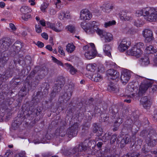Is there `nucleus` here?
Wrapping results in <instances>:
<instances>
[{
    "mask_svg": "<svg viewBox=\"0 0 157 157\" xmlns=\"http://www.w3.org/2000/svg\"><path fill=\"white\" fill-rule=\"evenodd\" d=\"M74 84L72 83H70L65 86L64 93L59 98V100L60 101L61 103H63L64 105H67V102L71 98L74 89Z\"/></svg>",
    "mask_w": 157,
    "mask_h": 157,
    "instance_id": "1",
    "label": "nucleus"
},
{
    "mask_svg": "<svg viewBox=\"0 0 157 157\" xmlns=\"http://www.w3.org/2000/svg\"><path fill=\"white\" fill-rule=\"evenodd\" d=\"M79 124L77 122L74 123L67 131L68 136L69 137L76 136L78 133Z\"/></svg>",
    "mask_w": 157,
    "mask_h": 157,
    "instance_id": "2",
    "label": "nucleus"
},
{
    "mask_svg": "<svg viewBox=\"0 0 157 157\" xmlns=\"http://www.w3.org/2000/svg\"><path fill=\"white\" fill-rule=\"evenodd\" d=\"M142 34L145 38L144 41L146 43H151L155 40L153 32L150 30L146 29L142 32Z\"/></svg>",
    "mask_w": 157,
    "mask_h": 157,
    "instance_id": "3",
    "label": "nucleus"
},
{
    "mask_svg": "<svg viewBox=\"0 0 157 157\" xmlns=\"http://www.w3.org/2000/svg\"><path fill=\"white\" fill-rule=\"evenodd\" d=\"M97 52L94 44L91 43L89 50L85 52V56L87 59H90L95 57L97 54Z\"/></svg>",
    "mask_w": 157,
    "mask_h": 157,
    "instance_id": "4",
    "label": "nucleus"
},
{
    "mask_svg": "<svg viewBox=\"0 0 157 157\" xmlns=\"http://www.w3.org/2000/svg\"><path fill=\"white\" fill-rule=\"evenodd\" d=\"M145 19L150 22L157 21V10H147Z\"/></svg>",
    "mask_w": 157,
    "mask_h": 157,
    "instance_id": "5",
    "label": "nucleus"
},
{
    "mask_svg": "<svg viewBox=\"0 0 157 157\" xmlns=\"http://www.w3.org/2000/svg\"><path fill=\"white\" fill-rule=\"evenodd\" d=\"M152 81L147 80L146 82L142 83L140 86L138 94L141 96L144 93L149 87H151Z\"/></svg>",
    "mask_w": 157,
    "mask_h": 157,
    "instance_id": "6",
    "label": "nucleus"
},
{
    "mask_svg": "<svg viewBox=\"0 0 157 157\" xmlns=\"http://www.w3.org/2000/svg\"><path fill=\"white\" fill-rule=\"evenodd\" d=\"M65 83L64 78L63 77L59 78L54 84L53 87L54 91L60 92Z\"/></svg>",
    "mask_w": 157,
    "mask_h": 157,
    "instance_id": "7",
    "label": "nucleus"
},
{
    "mask_svg": "<svg viewBox=\"0 0 157 157\" xmlns=\"http://www.w3.org/2000/svg\"><path fill=\"white\" fill-rule=\"evenodd\" d=\"M11 44V40L9 38H3L0 40L1 47L3 50L8 49Z\"/></svg>",
    "mask_w": 157,
    "mask_h": 157,
    "instance_id": "8",
    "label": "nucleus"
},
{
    "mask_svg": "<svg viewBox=\"0 0 157 157\" xmlns=\"http://www.w3.org/2000/svg\"><path fill=\"white\" fill-rule=\"evenodd\" d=\"M128 54L132 56H135L139 58L143 54V51L141 50L137 49L134 47L128 51Z\"/></svg>",
    "mask_w": 157,
    "mask_h": 157,
    "instance_id": "9",
    "label": "nucleus"
},
{
    "mask_svg": "<svg viewBox=\"0 0 157 157\" xmlns=\"http://www.w3.org/2000/svg\"><path fill=\"white\" fill-rule=\"evenodd\" d=\"M83 146V145L80 144L78 147L76 146L72 149L70 150L69 151H68V155H74L77 154L78 153H79V152H81L82 151H85L86 150V147L84 146L85 147H83V148H82V147Z\"/></svg>",
    "mask_w": 157,
    "mask_h": 157,
    "instance_id": "10",
    "label": "nucleus"
},
{
    "mask_svg": "<svg viewBox=\"0 0 157 157\" xmlns=\"http://www.w3.org/2000/svg\"><path fill=\"white\" fill-rule=\"evenodd\" d=\"M137 90V88L135 87L134 85L129 84L126 88L125 92L128 97L131 98L132 96H133L135 94L134 93H133V92L134 91L136 92Z\"/></svg>",
    "mask_w": 157,
    "mask_h": 157,
    "instance_id": "11",
    "label": "nucleus"
},
{
    "mask_svg": "<svg viewBox=\"0 0 157 157\" xmlns=\"http://www.w3.org/2000/svg\"><path fill=\"white\" fill-rule=\"evenodd\" d=\"M126 39H123L121 41L118 47L119 50L121 52H123L127 49L129 45V42Z\"/></svg>",
    "mask_w": 157,
    "mask_h": 157,
    "instance_id": "12",
    "label": "nucleus"
},
{
    "mask_svg": "<svg viewBox=\"0 0 157 157\" xmlns=\"http://www.w3.org/2000/svg\"><path fill=\"white\" fill-rule=\"evenodd\" d=\"M131 76L130 72L129 71H123L121 76V80L123 83H126L129 80Z\"/></svg>",
    "mask_w": 157,
    "mask_h": 157,
    "instance_id": "13",
    "label": "nucleus"
},
{
    "mask_svg": "<svg viewBox=\"0 0 157 157\" xmlns=\"http://www.w3.org/2000/svg\"><path fill=\"white\" fill-rule=\"evenodd\" d=\"M133 121L131 119H129L128 118L125 122L124 127L129 132L132 131V132H136L137 131H134L132 128L133 127Z\"/></svg>",
    "mask_w": 157,
    "mask_h": 157,
    "instance_id": "14",
    "label": "nucleus"
},
{
    "mask_svg": "<svg viewBox=\"0 0 157 157\" xmlns=\"http://www.w3.org/2000/svg\"><path fill=\"white\" fill-rule=\"evenodd\" d=\"M92 17V15L89 10H81L80 12V18L85 20H89Z\"/></svg>",
    "mask_w": 157,
    "mask_h": 157,
    "instance_id": "15",
    "label": "nucleus"
},
{
    "mask_svg": "<svg viewBox=\"0 0 157 157\" xmlns=\"http://www.w3.org/2000/svg\"><path fill=\"white\" fill-rule=\"evenodd\" d=\"M100 36L101 38H104L106 42H109L113 40V36L111 33H107L104 30Z\"/></svg>",
    "mask_w": 157,
    "mask_h": 157,
    "instance_id": "16",
    "label": "nucleus"
},
{
    "mask_svg": "<svg viewBox=\"0 0 157 157\" xmlns=\"http://www.w3.org/2000/svg\"><path fill=\"white\" fill-rule=\"evenodd\" d=\"M140 102L144 108L146 109L149 108L151 105V102L148 100L146 96L142 98L140 101Z\"/></svg>",
    "mask_w": 157,
    "mask_h": 157,
    "instance_id": "17",
    "label": "nucleus"
},
{
    "mask_svg": "<svg viewBox=\"0 0 157 157\" xmlns=\"http://www.w3.org/2000/svg\"><path fill=\"white\" fill-rule=\"evenodd\" d=\"M107 74L108 76L112 77L113 79H115L118 78L119 75V73L117 71L112 69H110L107 70Z\"/></svg>",
    "mask_w": 157,
    "mask_h": 157,
    "instance_id": "18",
    "label": "nucleus"
},
{
    "mask_svg": "<svg viewBox=\"0 0 157 157\" xmlns=\"http://www.w3.org/2000/svg\"><path fill=\"white\" fill-rule=\"evenodd\" d=\"M59 19H63L64 18H69L70 17V12L69 10H63L59 15Z\"/></svg>",
    "mask_w": 157,
    "mask_h": 157,
    "instance_id": "19",
    "label": "nucleus"
},
{
    "mask_svg": "<svg viewBox=\"0 0 157 157\" xmlns=\"http://www.w3.org/2000/svg\"><path fill=\"white\" fill-rule=\"evenodd\" d=\"M111 49V47L110 45L108 44H105L104 46L103 51L105 54L110 56H111L110 50Z\"/></svg>",
    "mask_w": 157,
    "mask_h": 157,
    "instance_id": "20",
    "label": "nucleus"
},
{
    "mask_svg": "<svg viewBox=\"0 0 157 157\" xmlns=\"http://www.w3.org/2000/svg\"><path fill=\"white\" fill-rule=\"evenodd\" d=\"M14 51L16 52H18L22 48V44L20 41H17L13 45Z\"/></svg>",
    "mask_w": 157,
    "mask_h": 157,
    "instance_id": "21",
    "label": "nucleus"
},
{
    "mask_svg": "<svg viewBox=\"0 0 157 157\" xmlns=\"http://www.w3.org/2000/svg\"><path fill=\"white\" fill-rule=\"evenodd\" d=\"M146 137L150 138L151 139V140L157 141V132L151 130L150 131Z\"/></svg>",
    "mask_w": 157,
    "mask_h": 157,
    "instance_id": "22",
    "label": "nucleus"
},
{
    "mask_svg": "<svg viewBox=\"0 0 157 157\" xmlns=\"http://www.w3.org/2000/svg\"><path fill=\"white\" fill-rule=\"evenodd\" d=\"M93 26V27L91 26V28L90 27L89 30L90 31L96 32L100 36L103 30H102L99 29L98 27L96 25H94Z\"/></svg>",
    "mask_w": 157,
    "mask_h": 157,
    "instance_id": "23",
    "label": "nucleus"
},
{
    "mask_svg": "<svg viewBox=\"0 0 157 157\" xmlns=\"http://www.w3.org/2000/svg\"><path fill=\"white\" fill-rule=\"evenodd\" d=\"M48 90L44 89L42 92L38 91L36 93V96L38 98L39 97V98L41 99L44 97H45L48 94Z\"/></svg>",
    "mask_w": 157,
    "mask_h": 157,
    "instance_id": "24",
    "label": "nucleus"
},
{
    "mask_svg": "<svg viewBox=\"0 0 157 157\" xmlns=\"http://www.w3.org/2000/svg\"><path fill=\"white\" fill-rule=\"evenodd\" d=\"M95 142L94 140H91L90 141H89L88 142V143L87 144H86L85 143H80L81 144H82L83 145V147H82V148H83V147H84L85 146L86 147V150L88 148H90V149L91 147H92V148H93L94 147H95L96 146L95 144H94V145H93V146H92V144H94V143Z\"/></svg>",
    "mask_w": 157,
    "mask_h": 157,
    "instance_id": "25",
    "label": "nucleus"
},
{
    "mask_svg": "<svg viewBox=\"0 0 157 157\" xmlns=\"http://www.w3.org/2000/svg\"><path fill=\"white\" fill-rule=\"evenodd\" d=\"M146 141L148 146L153 147L156 145V141L151 140V139L150 138L146 137Z\"/></svg>",
    "mask_w": 157,
    "mask_h": 157,
    "instance_id": "26",
    "label": "nucleus"
},
{
    "mask_svg": "<svg viewBox=\"0 0 157 157\" xmlns=\"http://www.w3.org/2000/svg\"><path fill=\"white\" fill-rule=\"evenodd\" d=\"M16 62L14 60L11 61L10 64L8 69L11 71V72H14V71L16 67Z\"/></svg>",
    "mask_w": 157,
    "mask_h": 157,
    "instance_id": "27",
    "label": "nucleus"
},
{
    "mask_svg": "<svg viewBox=\"0 0 157 157\" xmlns=\"http://www.w3.org/2000/svg\"><path fill=\"white\" fill-rule=\"evenodd\" d=\"M107 89L109 91H114L117 92L119 91V87H117L113 84L111 83L108 85Z\"/></svg>",
    "mask_w": 157,
    "mask_h": 157,
    "instance_id": "28",
    "label": "nucleus"
},
{
    "mask_svg": "<svg viewBox=\"0 0 157 157\" xmlns=\"http://www.w3.org/2000/svg\"><path fill=\"white\" fill-rule=\"evenodd\" d=\"M120 17L121 19H124V20L128 21L131 19V17L127 15V14L125 10H122L120 13Z\"/></svg>",
    "mask_w": 157,
    "mask_h": 157,
    "instance_id": "29",
    "label": "nucleus"
},
{
    "mask_svg": "<svg viewBox=\"0 0 157 157\" xmlns=\"http://www.w3.org/2000/svg\"><path fill=\"white\" fill-rule=\"evenodd\" d=\"M30 87V84L28 82L25 83L24 86L21 88L19 93H21L22 92H25L26 93L28 91H29Z\"/></svg>",
    "mask_w": 157,
    "mask_h": 157,
    "instance_id": "30",
    "label": "nucleus"
},
{
    "mask_svg": "<svg viewBox=\"0 0 157 157\" xmlns=\"http://www.w3.org/2000/svg\"><path fill=\"white\" fill-rule=\"evenodd\" d=\"M92 79L94 81L98 82L101 81L102 78L101 75L99 74L95 73L92 75Z\"/></svg>",
    "mask_w": 157,
    "mask_h": 157,
    "instance_id": "31",
    "label": "nucleus"
},
{
    "mask_svg": "<svg viewBox=\"0 0 157 157\" xmlns=\"http://www.w3.org/2000/svg\"><path fill=\"white\" fill-rule=\"evenodd\" d=\"M131 141L130 136L127 135L124 136L121 140V143L122 144H128Z\"/></svg>",
    "mask_w": 157,
    "mask_h": 157,
    "instance_id": "32",
    "label": "nucleus"
},
{
    "mask_svg": "<svg viewBox=\"0 0 157 157\" xmlns=\"http://www.w3.org/2000/svg\"><path fill=\"white\" fill-rule=\"evenodd\" d=\"M46 24L48 27L50 28L54 31L56 32L60 31V30L58 29L57 27H56L55 24L52 23L49 21H47L46 22Z\"/></svg>",
    "mask_w": 157,
    "mask_h": 157,
    "instance_id": "33",
    "label": "nucleus"
},
{
    "mask_svg": "<svg viewBox=\"0 0 157 157\" xmlns=\"http://www.w3.org/2000/svg\"><path fill=\"white\" fill-rule=\"evenodd\" d=\"M8 110L3 108H0V118H2L5 116L6 117L7 116Z\"/></svg>",
    "mask_w": 157,
    "mask_h": 157,
    "instance_id": "34",
    "label": "nucleus"
},
{
    "mask_svg": "<svg viewBox=\"0 0 157 157\" xmlns=\"http://www.w3.org/2000/svg\"><path fill=\"white\" fill-rule=\"evenodd\" d=\"M75 46L73 44H68L66 47V50L69 53H71L74 50Z\"/></svg>",
    "mask_w": 157,
    "mask_h": 157,
    "instance_id": "35",
    "label": "nucleus"
},
{
    "mask_svg": "<svg viewBox=\"0 0 157 157\" xmlns=\"http://www.w3.org/2000/svg\"><path fill=\"white\" fill-rule=\"evenodd\" d=\"M141 64L143 66H147L150 63L149 58L145 57L144 58L141 59L140 60Z\"/></svg>",
    "mask_w": 157,
    "mask_h": 157,
    "instance_id": "36",
    "label": "nucleus"
},
{
    "mask_svg": "<svg viewBox=\"0 0 157 157\" xmlns=\"http://www.w3.org/2000/svg\"><path fill=\"white\" fill-rule=\"evenodd\" d=\"M8 59L9 58L7 57L3 56L2 54L0 58V63L2 64V66H4L5 64L6 63Z\"/></svg>",
    "mask_w": 157,
    "mask_h": 157,
    "instance_id": "37",
    "label": "nucleus"
},
{
    "mask_svg": "<svg viewBox=\"0 0 157 157\" xmlns=\"http://www.w3.org/2000/svg\"><path fill=\"white\" fill-rule=\"evenodd\" d=\"M155 50L152 46L150 45L146 48V52L148 54H154Z\"/></svg>",
    "mask_w": 157,
    "mask_h": 157,
    "instance_id": "38",
    "label": "nucleus"
},
{
    "mask_svg": "<svg viewBox=\"0 0 157 157\" xmlns=\"http://www.w3.org/2000/svg\"><path fill=\"white\" fill-rule=\"evenodd\" d=\"M140 154L136 152H133L132 153H128L122 157H138Z\"/></svg>",
    "mask_w": 157,
    "mask_h": 157,
    "instance_id": "39",
    "label": "nucleus"
},
{
    "mask_svg": "<svg viewBox=\"0 0 157 157\" xmlns=\"http://www.w3.org/2000/svg\"><path fill=\"white\" fill-rule=\"evenodd\" d=\"M147 11V10H136V16L137 17L143 16L145 18V17H146Z\"/></svg>",
    "mask_w": 157,
    "mask_h": 157,
    "instance_id": "40",
    "label": "nucleus"
},
{
    "mask_svg": "<svg viewBox=\"0 0 157 157\" xmlns=\"http://www.w3.org/2000/svg\"><path fill=\"white\" fill-rule=\"evenodd\" d=\"M56 136H61L62 137L66 135H68L67 132H66L62 129H60L58 132V131L57 130L56 132Z\"/></svg>",
    "mask_w": 157,
    "mask_h": 157,
    "instance_id": "41",
    "label": "nucleus"
},
{
    "mask_svg": "<svg viewBox=\"0 0 157 157\" xmlns=\"http://www.w3.org/2000/svg\"><path fill=\"white\" fill-rule=\"evenodd\" d=\"M86 69L91 72H94L95 69V67L92 64H89L86 67Z\"/></svg>",
    "mask_w": 157,
    "mask_h": 157,
    "instance_id": "42",
    "label": "nucleus"
},
{
    "mask_svg": "<svg viewBox=\"0 0 157 157\" xmlns=\"http://www.w3.org/2000/svg\"><path fill=\"white\" fill-rule=\"evenodd\" d=\"M88 24V23H86V22L84 21L81 23L80 25L81 27L83 29L88 30H89V27Z\"/></svg>",
    "mask_w": 157,
    "mask_h": 157,
    "instance_id": "43",
    "label": "nucleus"
},
{
    "mask_svg": "<svg viewBox=\"0 0 157 157\" xmlns=\"http://www.w3.org/2000/svg\"><path fill=\"white\" fill-rule=\"evenodd\" d=\"M132 116L131 117V118H128L129 119H131L133 121V122H135L137 121L138 118V115L135 112H133L132 113Z\"/></svg>",
    "mask_w": 157,
    "mask_h": 157,
    "instance_id": "44",
    "label": "nucleus"
},
{
    "mask_svg": "<svg viewBox=\"0 0 157 157\" xmlns=\"http://www.w3.org/2000/svg\"><path fill=\"white\" fill-rule=\"evenodd\" d=\"M52 59L54 63H56L58 65L62 66L63 67V64L60 61L58 60L53 56H52Z\"/></svg>",
    "mask_w": 157,
    "mask_h": 157,
    "instance_id": "45",
    "label": "nucleus"
},
{
    "mask_svg": "<svg viewBox=\"0 0 157 157\" xmlns=\"http://www.w3.org/2000/svg\"><path fill=\"white\" fill-rule=\"evenodd\" d=\"M144 46V44L142 42H139L135 44L133 47L137 49L141 50V48H143Z\"/></svg>",
    "mask_w": 157,
    "mask_h": 157,
    "instance_id": "46",
    "label": "nucleus"
},
{
    "mask_svg": "<svg viewBox=\"0 0 157 157\" xmlns=\"http://www.w3.org/2000/svg\"><path fill=\"white\" fill-rule=\"evenodd\" d=\"M31 15L28 13H23V15L22 16L21 18L24 21H27L29 18L31 17Z\"/></svg>",
    "mask_w": 157,
    "mask_h": 157,
    "instance_id": "47",
    "label": "nucleus"
},
{
    "mask_svg": "<svg viewBox=\"0 0 157 157\" xmlns=\"http://www.w3.org/2000/svg\"><path fill=\"white\" fill-rule=\"evenodd\" d=\"M38 67H35L34 69L29 74L30 76L31 77H33L35 75V74L37 72H38Z\"/></svg>",
    "mask_w": 157,
    "mask_h": 157,
    "instance_id": "48",
    "label": "nucleus"
},
{
    "mask_svg": "<svg viewBox=\"0 0 157 157\" xmlns=\"http://www.w3.org/2000/svg\"><path fill=\"white\" fill-rule=\"evenodd\" d=\"M116 24V21H109L108 22H105V28H107L108 26H111L115 25Z\"/></svg>",
    "mask_w": 157,
    "mask_h": 157,
    "instance_id": "49",
    "label": "nucleus"
},
{
    "mask_svg": "<svg viewBox=\"0 0 157 157\" xmlns=\"http://www.w3.org/2000/svg\"><path fill=\"white\" fill-rule=\"evenodd\" d=\"M93 131L94 133H96L98 131L99 129V127L97 123H95L93 125Z\"/></svg>",
    "mask_w": 157,
    "mask_h": 157,
    "instance_id": "50",
    "label": "nucleus"
},
{
    "mask_svg": "<svg viewBox=\"0 0 157 157\" xmlns=\"http://www.w3.org/2000/svg\"><path fill=\"white\" fill-rule=\"evenodd\" d=\"M102 9H104L106 10H109L110 9H113L114 8L113 6L110 5V4H107L106 6H102Z\"/></svg>",
    "mask_w": 157,
    "mask_h": 157,
    "instance_id": "51",
    "label": "nucleus"
},
{
    "mask_svg": "<svg viewBox=\"0 0 157 157\" xmlns=\"http://www.w3.org/2000/svg\"><path fill=\"white\" fill-rule=\"evenodd\" d=\"M50 85L49 83L47 82H44L41 85V88L44 89L48 90L49 88Z\"/></svg>",
    "mask_w": 157,
    "mask_h": 157,
    "instance_id": "52",
    "label": "nucleus"
},
{
    "mask_svg": "<svg viewBox=\"0 0 157 157\" xmlns=\"http://www.w3.org/2000/svg\"><path fill=\"white\" fill-rule=\"evenodd\" d=\"M33 113V112L29 110H25L24 111L23 113L24 116L25 118H27L30 115Z\"/></svg>",
    "mask_w": 157,
    "mask_h": 157,
    "instance_id": "53",
    "label": "nucleus"
},
{
    "mask_svg": "<svg viewBox=\"0 0 157 157\" xmlns=\"http://www.w3.org/2000/svg\"><path fill=\"white\" fill-rule=\"evenodd\" d=\"M13 73V72H11V71L8 69L6 71L5 76L8 78L11 77Z\"/></svg>",
    "mask_w": 157,
    "mask_h": 157,
    "instance_id": "54",
    "label": "nucleus"
},
{
    "mask_svg": "<svg viewBox=\"0 0 157 157\" xmlns=\"http://www.w3.org/2000/svg\"><path fill=\"white\" fill-rule=\"evenodd\" d=\"M48 4L46 2H44L41 5L40 7L41 10H45L46 9H48Z\"/></svg>",
    "mask_w": 157,
    "mask_h": 157,
    "instance_id": "55",
    "label": "nucleus"
},
{
    "mask_svg": "<svg viewBox=\"0 0 157 157\" xmlns=\"http://www.w3.org/2000/svg\"><path fill=\"white\" fill-rule=\"evenodd\" d=\"M110 138V136L108 134L105 133L102 137V140L104 142H106Z\"/></svg>",
    "mask_w": 157,
    "mask_h": 157,
    "instance_id": "56",
    "label": "nucleus"
},
{
    "mask_svg": "<svg viewBox=\"0 0 157 157\" xmlns=\"http://www.w3.org/2000/svg\"><path fill=\"white\" fill-rule=\"evenodd\" d=\"M19 125H18L17 124V121H14L12 123V127L14 129H16L18 128Z\"/></svg>",
    "mask_w": 157,
    "mask_h": 157,
    "instance_id": "57",
    "label": "nucleus"
},
{
    "mask_svg": "<svg viewBox=\"0 0 157 157\" xmlns=\"http://www.w3.org/2000/svg\"><path fill=\"white\" fill-rule=\"evenodd\" d=\"M134 23V25L137 27H140L141 25V22L138 19L135 20Z\"/></svg>",
    "mask_w": 157,
    "mask_h": 157,
    "instance_id": "58",
    "label": "nucleus"
},
{
    "mask_svg": "<svg viewBox=\"0 0 157 157\" xmlns=\"http://www.w3.org/2000/svg\"><path fill=\"white\" fill-rule=\"evenodd\" d=\"M13 153L10 150H7L5 154V157H8L12 155Z\"/></svg>",
    "mask_w": 157,
    "mask_h": 157,
    "instance_id": "59",
    "label": "nucleus"
},
{
    "mask_svg": "<svg viewBox=\"0 0 157 157\" xmlns=\"http://www.w3.org/2000/svg\"><path fill=\"white\" fill-rule=\"evenodd\" d=\"M36 30L37 33H40L42 32V30L40 26L39 25H35Z\"/></svg>",
    "mask_w": 157,
    "mask_h": 157,
    "instance_id": "60",
    "label": "nucleus"
},
{
    "mask_svg": "<svg viewBox=\"0 0 157 157\" xmlns=\"http://www.w3.org/2000/svg\"><path fill=\"white\" fill-rule=\"evenodd\" d=\"M116 138L117 135H113L110 139V143L112 144L114 143L116 141Z\"/></svg>",
    "mask_w": 157,
    "mask_h": 157,
    "instance_id": "61",
    "label": "nucleus"
},
{
    "mask_svg": "<svg viewBox=\"0 0 157 157\" xmlns=\"http://www.w3.org/2000/svg\"><path fill=\"white\" fill-rule=\"evenodd\" d=\"M59 92H55L54 91V88H53V91L52 92L51 94H50V97L51 98V99L52 100V99H53L56 96V94Z\"/></svg>",
    "mask_w": 157,
    "mask_h": 157,
    "instance_id": "62",
    "label": "nucleus"
},
{
    "mask_svg": "<svg viewBox=\"0 0 157 157\" xmlns=\"http://www.w3.org/2000/svg\"><path fill=\"white\" fill-rule=\"evenodd\" d=\"M142 152L145 154H147L149 151V150L148 149H147L145 146H144L142 149Z\"/></svg>",
    "mask_w": 157,
    "mask_h": 157,
    "instance_id": "63",
    "label": "nucleus"
},
{
    "mask_svg": "<svg viewBox=\"0 0 157 157\" xmlns=\"http://www.w3.org/2000/svg\"><path fill=\"white\" fill-rule=\"evenodd\" d=\"M153 119L154 121L157 122V110L154 111V114L153 116Z\"/></svg>",
    "mask_w": 157,
    "mask_h": 157,
    "instance_id": "64",
    "label": "nucleus"
}]
</instances>
